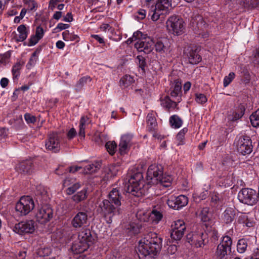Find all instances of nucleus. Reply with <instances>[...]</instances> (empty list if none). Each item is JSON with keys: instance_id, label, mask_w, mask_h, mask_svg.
Segmentation results:
<instances>
[{"instance_id": "nucleus-1", "label": "nucleus", "mask_w": 259, "mask_h": 259, "mask_svg": "<svg viewBox=\"0 0 259 259\" xmlns=\"http://www.w3.org/2000/svg\"><path fill=\"white\" fill-rule=\"evenodd\" d=\"M120 190V188H113L108 195V199L103 200L99 204L102 213L109 224L112 222L115 215L120 213L119 206L123 200Z\"/></svg>"}, {"instance_id": "nucleus-2", "label": "nucleus", "mask_w": 259, "mask_h": 259, "mask_svg": "<svg viewBox=\"0 0 259 259\" xmlns=\"http://www.w3.org/2000/svg\"><path fill=\"white\" fill-rule=\"evenodd\" d=\"M161 247V238L156 233L149 232L140 241L139 257L140 259H154Z\"/></svg>"}, {"instance_id": "nucleus-3", "label": "nucleus", "mask_w": 259, "mask_h": 259, "mask_svg": "<svg viewBox=\"0 0 259 259\" xmlns=\"http://www.w3.org/2000/svg\"><path fill=\"white\" fill-rule=\"evenodd\" d=\"M147 180L149 185H159L163 187L171 185L172 178L170 176L163 175V168L161 165H151L147 170Z\"/></svg>"}, {"instance_id": "nucleus-4", "label": "nucleus", "mask_w": 259, "mask_h": 259, "mask_svg": "<svg viewBox=\"0 0 259 259\" xmlns=\"http://www.w3.org/2000/svg\"><path fill=\"white\" fill-rule=\"evenodd\" d=\"M144 186L143 175L141 172H139L131 176L127 183L125 184V189L127 193L139 197L144 193Z\"/></svg>"}, {"instance_id": "nucleus-5", "label": "nucleus", "mask_w": 259, "mask_h": 259, "mask_svg": "<svg viewBox=\"0 0 259 259\" xmlns=\"http://www.w3.org/2000/svg\"><path fill=\"white\" fill-rule=\"evenodd\" d=\"M171 9V3L169 0H158L154 6H152L150 13H152L151 19L156 21L159 19L164 18Z\"/></svg>"}, {"instance_id": "nucleus-6", "label": "nucleus", "mask_w": 259, "mask_h": 259, "mask_svg": "<svg viewBox=\"0 0 259 259\" xmlns=\"http://www.w3.org/2000/svg\"><path fill=\"white\" fill-rule=\"evenodd\" d=\"M166 26L169 31L177 35L184 33L185 28L183 19L176 15L171 16L166 21Z\"/></svg>"}, {"instance_id": "nucleus-7", "label": "nucleus", "mask_w": 259, "mask_h": 259, "mask_svg": "<svg viewBox=\"0 0 259 259\" xmlns=\"http://www.w3.org/2000/svg\"><path fill=\"white\" fill-rule=\"evenodd\" d=\"M34 207V203L32 198L29 196L22 197L19 201L17 203L15 209L20 212L21 215H25L29 213Z\"/></svg>"}, {"instance_id": "nucleus-8", "label": "nucleus", "mask_w": 259, "mask_h": 259, "mask_svg": "<svg viewBox=\"0 0 259 259\" xmlns=\"http://www.w3.org/2000/svg\"><path fill=\"white\" fill-rule=\"evenodd\" d=\"M238 198L240 202L249 205L257 203L256 191L250 188H243L238 193Z\"/></svg>"}, {"instance_id": "nucleus-9", "label": "nucleus", "mask_w": 259, "mask_h": 259, "mask_svg": "<svg viewBox=\"0 0 259 259\" xmlns=\"http://www.w3.org/2000/svg\"><path fill=\"white\" fill-rule=\"evenodd\" d=\"M236 147L237 151L242 155L250 154L253 148L251 139L247 136L240 137L237 142Z\"/></svg>"}, {"instance_id": "nucleus-10", "label": "nucleus", "mask_w": 259, "mask_h": 259, "mask_svg": "<svg viewBox=\"0 0 259 259\" xmlns=\"http://www.w3.org/2000/svg\"><path fill=\"white\" fill-rule=\"evenodd\" d=\"M35 223L33 220L22 221L15 225L14 231L20 235L31 234L35 230Z\"/></svg>"}, {"instance_id": "nucleus-11", "label": "nucleus", "mask_w": 259, "mask_h": 259, "mask_svg": "<svg viewBox=\"0 0 259 259\" xmlns=\"http://www.w3.org/2000/svg\"><path fill=\"white\" fill-rule=\"evenodd\" d=\"M36 214L37 221L41 224H45L53 218V211L50 206L46 204H42Z\"/></svg>"}, {"instance_id": "nucleus-12", "label": "nucleus", "mask_w": 259, "mask_h": 259, "mask_svg": "<svg viewBox=\"0 0 259 259\" xmlns=\"http://www.w3.org/2000/svg\"><path fill=\"white\" fill-rule=\"evenodd\" d=\"M71 224L76 230L84 229L88 226V217L85 212H77L71 220Z\"/></svg>"}, {"instance_id": "nucleus-13", "label": "nucleus", "mask_w": 259, "mask_h": 259, "mask_svg": "<svg viewBox=\"0 0 259 259\" xmlns=\"http://www.w3.org/2000/svg\"><path fill=\"white\" fill-rule=\"evenodd\" d=\"M46 149L54 152H57L60 149V139L57 133H50L46 142Z\"/></svg>"}, {"instance_id": "nucleus-14", "label": "nucleus", "mask_w": 259, "mask_h": 259, "mask_svg": "<svg viewBox=\"0 0 259 259\" xmlns=\"http://www.w3.org/2000/svg\"><path fill=\"white\" fill-rule=\"evenodd\" d=\"M154 42L152 39L149 37L144 38L143 39L138 40L135 44V47L139 52H143L145 54H149L152 52L154 48Z\"/></svg>"}, {"instance_id": "nucleus-15", "label": "nucleus", "mask_w": 259, "mask_h": 259, "mask_svg": "<svg viewBox=\"0 0 259 259\" xmlns=\"http://www.w3.org/2000/svg\"><path fill=\"white\" fill-rule=\"evenodd\" d=\"M134 135L127 133L121 136L119 143V152L120 154H125L130 150L133 144Z\"/></svg>"}, {"instance_id": "nucleus-16", "label": "nucleus", "mask_w": 259, "mask_h": 259, "mask_svg": "<svg viewBox=\"0 0 259 259\" xmlns=\"http://www.w3.org/2000/svg\"><path fill=\"white\" fill-rule=\"evenodd\" d=\"M170 96L173 100L179 103L182 100V91L181 82L178 80L175 81L174 84L170 89Z\"/></svg>"}, {"instance_id": "nucleus-17", "label": "nucleus", "mask_w": 259, "mask_h": 259, "mask_svg": "<svg viewBox=\"0 0 259 259\" xmlns=\"http://www.w3.org/2000/svg\"><path fill=\"white\" fill-rule=\"evenodd\" d=\"M36 201L40 203V205L47 204L49 197L48 192L44 186L42 185L37 186L35 190Z\"/></svg>"}, {"instance_id": "nucleus-18", "label": "nucleus", "mask_w": 259, "mask_h": 259, "mask_svg": "<svg viewBox=\"0 0 259 259\" xmlns=\"http://www.w3.org/2000/svg\"><path fill=\"white\" fill-rule=\"evenodd\" d=\"M190 24L194 29L202 30L205 27L206 23L202 16L194 13L191 17Z\"/></svg>"}, {"instance_id": "nucleus-19", "label": "nucleus", "mask_w": 259, "mask_h": 259, "mask_svg": "<svg viewBox=\"0 0 259 259\" xmlns=\"http://www.w3.org/2000/svg\"><path fill=\"white\" fill-rule=\"evenodd\" d=\"M16 169L20 173L30 174L33 170V162L30 160L21 161L16 166Z\"/></svg>"}, {"instance_id": "nucleus-20", "label": "nucleus", "mask_w": 259, "mask_h": 259, "mask_svg": "<svg viewBox=\"0 0 259 259\" xmlns=\"http://www.w3.org/2000/svg\"><path fill=\"white\" fill-rule=\"evenodd\" d=\"M64 187H67L66 193L68 195H72L80 188L81 184L79 182H76L75 180L71 178H66L63 183Z\"/></svg>"}, {"instance_id": "nucleus-21", "label": "nucleus", "mask_w": 259, "mask_h": 259, "mask_svg": "<svg viewBox=\"0 0 259 259\" xmlns=\"http://www.w3.org/2000/svg\"><path fill=\"white\" fill-rule=\"evenodd\" d=\"M82 231L79 233L78 240L83 242L88 243L89 246L93 244L94 237L92 236V232L89 229H82Z\"/></svg>"}, {"instance_id": "nucleus-22", "label": "nucleus", "mask_w": 259, "mask_h": 259, "mask_svg": "<svg viewBox=\"0 0 259 259\" xmlns=\"http://www.w3.org/2000/svg\"><path fill=\"white\" fill-rule=\"evenodd\" d=\"M236 217V210L232 207H228L222 215V220L226 224L232 223Z\"/></svg>"}, {"instance_id": "nucleus-23", "label": "nucleus", "mask_w": 259, "mask_h": 259, "mask_svg": "<svg viewBox=\"0 0 259 259\" xmlns=\"http://www.w3.org/2000/svg\"><path fill=\"white\" fill-rule=\"evenodd\" d=\"M89 247L88 243L78 240L73 243L71 249L74 254H79L87 250Z\"/></svg>"}, {"instance_id": "nucleus-24", "label": "nucleus", "mask_w": 259, "mask_h": 259, "mask_svg": "<svg viewBox=\"0 0 259 259\" xmlns=\"http://www.w3.org/2000/svg\"><path fill=\"white\" fill-rule=\"evenodd\" d=\"M163 217L161 209L154 207L149 215V220L154 224H157Z\"/></svg>"}, {"instance_id": "nucleus-25", "label": "nucleus", "mask_w": 259, "mask_h": 259, "mask_svg": "<svg viewBox=\"0 0 259 259\" xmlns=\"http://www.w3.org/2000/svg\"><path fill=\"white\" fill-rule=\"evenodd\" d=\"M17 31L19 34L15 38L16 41L17 42H20L25 40L28 34V30L26 26L24 24L20 25L17 28Z\"/></svg>"}, {"instance_id": "nucleus-26", "label": "nucleus", "mask_w": 259, "mask_h": 259, "mask_svg": "<svg viewBox=\"0 0 259 259\" xmlns=\"http://www.w3.org/2000/svg\"><path fill=\"white\" fill-rule=\"evenodd\" d=\"M101 166V163L100 161L89 164L83 168V172L85 174H91L97 171Z\"/></svg>"}, {"instance_id": "nucleus-27", "label": "nucleus", "mask_w": 259, "mask_h": 259, "mask_svg": "<svg viewBox=\"0 0 259 259\" xmlns=\"http://www.w3.org/2000/svg\"><path fill=\"white\" fill-rule=\"evenodd\" d=\"M154 46L156 52L160 54L165 53L168 50L169 46L166 40H165V42L161 40H157Z\"/></svg>"}, {"instance_id": "nucleus-28", "label": "nucleus", "mask_w": 259, "mask_h": 259, "mask_svg": "<svg viewBox=\"0 0 259 259\" xmlns=\"http://www.w3.org/2000/svg\"><path fill=\"white\" fill-rule=\"evenodd\" d=\"M177 102L175 100L172 101L169 96H165L164 99H161V105L168 110L170 109H174L177 106Z\"/></svg>"}, {"instance_id": "nucleus-29", "label": "nucleus", "mask_w": 259, "mask_h": 259, "mask_svg": "<svg viewBox=\"0 0 259 259\" xmlns=\"http://www.w3.org/2000/svg\"><path fill=\"white\" fill-rule=\"evenodd\" d=\"M228 251H231L230 249L224 248L221 245H218L217 251L215 255L217 259H227Z\"/></svg>"}, {"instance_id": "nucleus-30", "label": "nucleus", "mask_w": 259, "mask_h": 259, "mask_svg": "<svg viewBox=\"0 0 259 259\" xmlns=\"http://www.w3.org/2000/svg\"><path fill=\"white\" fill-rule=\"evenodd\" d=\"M188 56L189 63L192 64H197L201 60V57L198 54L196 50L190 51Z\"/></svg>"}, {"instance_id": "nucleus-31", "label": "nucleus", "mask_w": 259, "mask_h": 259, "mask_svg": "<svg viewBox=\"0 0 259 259\" xmlns=\"http://www.w3.org/2000/svg\"><path fill=\"white\" fill-rule=\"evenodd\" d=\"M91 78L89 76H85L80 78L74 85L75 90L76 92L80 91L84 85L88 82H91Z\"/></svg>"}, {"instance_id": "nucleus-32", "label": "nucleus", "mask_w": 259, "mask_h": 259, "mask_svg": "<svg viewBox=\"0 0 259 259\" xmlns=\"http://www.w3.org/2000/svg\"><path fill=\"white\" fill-rule=\"evenodd\" d=\"M87 190L83 189L80 191L77 192L76 194L72 196V200L75 203H78L79 202L84 200L87 197Z\"/></svg>"}, {"instance_id": "nucleus-33", "label": "nucleus", "mask_w": 259, "mask_h": 259, "mask_svg": "<svg viewBox=\"0 0 259 259\" xmlns=\"http://www.w3.org/2000/svg\"><path fill=\"white\" fill-rule=\"evenodd\" d=\"M141 228V224L135 222H132L128 225L127 230H128V233H130V235H135L138 234L140 232Z\"/></svg>"}, {"instance_id": "nucleus-34", "label": "nucleus", "mask_w": 259, "mask_h": 259, "mask_svg": "<svg viewBox=\"0 0 259 259\" xmlns=\"http://www.w3.org/2000/svg\"><path fill=\"white\" fill-rule=\"evenodd\" d=\"M169 123L172 127L178 128L182 126L183 121L179 116L174 115L170 117Z\"/></svg>"}, {"instance_id": "nucleus-35", "label": "nucleus", "mask_w": 259, "mask_h": 259, "mask_svg": "<svg viewBox=\"0 0 259 259\" xmlns=\"http://www.w3.org/2000/svg\"><path fill=\"white\" fill-rule=\"evenodd\" d=\"M134 82V79L132 76L129 75L123 76L120 80V85L121 87L127 88Z\"/></svg>"}, {"instance_id": "nucleus-36", "label": "nucleus", "mask_w": 259, "mask_h": 259, "mask_svg": "<svg viewBox=\"0 0 259 259\" xmlns=\"http://www.w3.org/2000/svg\"><path fill=\"white\" fill-rule=\"evenodd\" d=\"M207 238V234L203 232L198 233V237L195 239V242L194 243L198 247H201L205 244V240Z\"/></svg>"}, {"instance_id": "nucleus-37", "label": "nucleus", "mask_w": 259, "mask_h": 259, "mask_svg": "<svg viewBox=\"0 0 259 259\" xmlns=\"http://www.w3.org/2000/svg\"><path fill=\"white\" fill-rule=\"evenodd\" d=\"M105 147L109 153L113 155L116 151L117 144L114 141H108L106 143Z\"/></svg>"}, {"instance_id": "nucleus-38", "label": "nucleus", "mask_w": 259, "mask_h": 259, "mask_svg": "<svg viewBox=\"0 0 259 259\" xmlns=\"http://www.w3.org/2000/svg\"><path fill=\"white\" fill-rule=\"evenodd\" d=\"M250 120L253 127L259 126V108L250 115Z\"/></svg>"}, {"instance_id": "nucleus-39", "label": "nucleus", "mask_w": 259, "mask_h": 259, "mask_svg": "<svg viewBox=\"0 0 259 259\" xmlns=\"http://www.w3.org/2000/svg\"><path fill=\"white\" fill-rule=\"evenodd\" d=\"M183 229L180 228V230H175L173 229H170V236L171 238L174 239L175 240H180L181 238L183 237L184 232L182 231Z\"/></svg>"}, {"instance_id": "nucleus-40", "label": "nucleus", "mask_w": 259, "mask_h": 259, "mask_svg": "<svg viewBox=\"0 0 259 259\" xmlns=\"http://www.w3.org/2000/svg\"><path fill=\"white\" fill-rule=\"evenodd\" d=\"M183 229L182 231H185L186 230V226L185 223L182 220H178L174 222L171 225V229L175 230H180Z\"/></svg>"}, {"instance_id": "nucleus-41", "label": "nucleus", "mask_w": 259, "mask_h": 259, "mask_svg": "<svg viewBox=\"0 0 259 259\" xmlns=\"http://www.w3.org/2000/svg\"><path fill=\"white\" fill-rule=\"evenodd\" d=\"M63 38L65 41H78V36L77 35L70 33L68 30H65L62 33Z\"/></svg>"}, {"instance_id": "nucleus-42", "label": "nucleus", "mask_w": 259, "mask_h": 259, "mask_svg": "<svg viewBox=\"0 0 259 259\" xmlns=\"http://www.w3.org/2000/svg\"><path fill=\"white\" fill-rule=\"evenodd\" d=\"M247 246V241L244 239L238 240L237 245V249L238 252L242 253L245 251Z\"/></svg>"}, {"instance_id": "nucleus-43", "label": "nucleus", "mask_w": 259, "mask_h": 259, "mask_svg": "<svg viewBox=\"0 0 259 259\" xmlns=\"http://www.w3.org/2000/svg\"><path fill=\"white\" fill-rule=\"evenodd\" d=\"M178 209L186 206L188 203V197L184 195H181L177 197Z\"/></svg>"}, {"instance_id": "nucleus-44", "label": "nucleus", "mask_w": 259, "mask_h": 259, "mask_svg": "<svg viewBox=\"0 0 259 259\" xmlns=\"http://www.w3.org/2000/svg\"><path fill=\"white\" fill-rule=\"evenodd\" d=\"M24 4L28 12L35 11L38 7L37 3L34 0H25Z\"/></svg>"}, {"instance_id": "nucleus-45", "label": "nucleus", "mask_w": 259, "mask_h": 259, "mask_svg": "<svg viewBox=\"0 0 259 259\" xmlns=\"http://www.w3.org/2000/svg\"><path fill=\"white\" fill-rule=\"evenodd\" d=\"M232 244V241L230 237L229 236H225L222 238L221 242L219 245L224 246V248H228L231 250V245Z\"/></svg>"}, {"instance_id": "nucleus-46", "label": "nucleus", "mask_w": 259, "mask_h": 259, "mask_svg": "<svg viewBox=\"0 0 259 259\" xmlns=\"http://www.w3.org/2000/svg\"><path fill=\"white\" fill-rule=\"evenodd\" d=\"M199 217L202 221L205 222L209 220V208L204 207L201 209L199 214Z\"/></svg>"}, {"instance_id": "nucleus-47", "label": "nucleus", "mask_w": 259, "mask_h": 259, "mask_svg": "<svg viewBox=\"0 0 259 259\" xmlns=\"http://www.w3.org/2000/svg\"><path fill=\"white\" fill-rule=\"evenodd\" d=\"M177 199L176 196H170L167 200L166 203L170 208L178 209Z\"/></svg>"}, {"instance_id": "nucleus-48", "label": "nucleus", "mask_w": 259, "mask_h": 259, "mask_svg": "<svg viewBox=\"0 0 259 259\" xmlns=\"http://www.w3.org/2000/svg\"><path fill=\"white\" fill-rule=\"evenodd\" d=\"M22 68V65L20 62L17 63L13 66L12 68V73L14 80L17 79L20 74V70Z\"/></svg>"}, {"instance_id": "nucleus-49", "label": "nucleus", "mask_w": 259, "mask_h": 259, "mask_svg": "<svg viewBox=\"0 0 259 259\" xmlns=\"http://www.w3.org/2000/svg\"><path fill=\"white\" fill-rule=\"evenodd\" d=\"M195 101L198 104H203L207 101V99L203 94L196 93L195 94Z\"/></svg>"}, {"instance_id": "nucleus-50", "label": "nucleus", "mask_w": 259, "mask_h": 259, "mask_svg": "<svg viewBox=\"0 0 259 259\" xmlns=\"http://www.w3.org/2000/svg\"><path fill=\"white\" fill-rule=\"evenodd\" d=\"M235 76V74L234 72H230L228 76H226L224 78V86L227 87L232 81Z\"/></svg>"}, {"instance_id": "nucleus-51", "label": "nucleus", "mask_w": 259, "mask_h": 259, "mask_svg": "<svg viewBox=\"0 0 259 259\" xmlns=\"http://www.w3.org/2000/svg\"><path fill=\"white\" fill-rule=\"evenodd\" d=\"M137 60L138 61V65L139 67L143 71H145V67L146 66V62L145 58L142 56H138L137 57Z\"/></svg>"}, {"instance_id": "nucleus-52", "label": "nucleus", "mask_w": 259, "mask_h": 259, "mask_svg": "<svg viewBox=\"0 0 259 259\" xmlns=\"http://www.w3.org/2000/svg\"><path fill=\"white\" fill-rule=\"evenodd\" d=\"M245 111V106L243 105H240L236 110V112H239L238 116H235V118H233L232 120L235 121L240 118L244 115Z\"/></svg>"}, {"instance_id": "nucleus-53", "label": "nucleus", "mask_w": 259, "mask_h": 259, "mask_svg": "<svg viewBox=\"0 0 259 259\" xmlns=\"http://www.w3.org/2000/svg\"><path fill=\"white\" fill-rule=\"evenodd\" d=\"M147 121L150 130H152L156 125V119L152 114H148L147 117Z\"/></svg>"}, {"instance_id": "nucleus-54", "label": "nucleus", "mask_w": 259, "mask_h": 259, "mask_svg": "<svg viewBox=\"0 0 259 259\" xmlns=\"http://www.w3.org/2000/svg\"><path fill=\"white\" fill-rule=\"evenodd\" d=\"M120 166L117 164L111 165L109 168V170L111 173V175L113 176H116L118 174V172L120 171Z\"/></svg>"}, {"instance_id": "nucleus-55", "label": "nucleus", "mask_w": 259, "mask_h": 259, "mask_svg": "<svg viewBox=\"0 0 259 259\" xmlns=\"http://www.w3.org/2000/svg\"><path fill=\"white\" fill-rule=\"evenodd\" d=\"M24 119L26 121L27 123H34L36 121L35 116L31 115L30 113H26L24 115Z\"/></svg>"}, {"instance_id": "nucleus-56", "label": "nucleus", "mask_w": 259, "mask_h": 259, "mask_svg": "<svg viewBox=\"0 0 259 259\" xmlns=\"http://www.w3.org/2000/svg\"><path fill=\"white\" fill-rule=\"evenodd\" d=\"M10 57L11 52L10 51H8L4 54L0 55V63L2 64H6L8 61Z\"/></svg>"}, {"instance_id": "nucleus-57", "label": "nucleus", "mask_w": 259, "mask_h": 259, "mask_svg": "<svg viewBox=\"0 0 259 259\" xmlns=\"http://www.w3.org/2000/svg\"><path fill=\"white\" fill-rule=\"evenodd\" d=\"M40 39V38H38V37L35 35H32L30 36V38L29 39V42L28 44V46H34L36 45Z\"/></svg>"}, {"instance_id": "nucleus-58", "label": "nucleus", "mask_w": 259, "mask_h": 259, "mask_svg": "<svg viewBox=\"0 0 259 259\" xmlns=\"http://www.w3.org/2000/svg\"><path fill=\"white\" fill-rule=\"evenodd\" d=\"M198 237V233H191L187 235V239L189 243H194L195 242V239Z\"/></svg>"}, {"instance_id": "nucleus-59", "label": "nucleus", "mask_w": 259, "mask_h": 259, "mask_svg": "<svg viewBox=\"0 0 259 259\" xmlns=\"http://www.w3.org/2000/svg\"><path fill=\"white\" fill-rule=\"evenodd\" d=\"M145 35L143 34L141 31H137L133 33V37L136 40H140L145 38Z\"/></svg>"}, {"instance_id": "nucleus-60", "label": "nucleus", "mask_w": 259, "mask_h": 259, "mask_svg": "<svg viewBox=\"0 0 259 259\" xmlns=\"http://www.w3.org/2000/svg\"><path fill=\"white\" fill-rule=\"evenodd\" d=\"M220 201V199L219 198L218 194H215L212 195L211 198V203L213 206H215L216 205H217Z\"/></svg>"}, {"instance_id": "nucleus-61", "label": "nucleus", "mask_w": 259, "mask_h": 259, "mask_svg": "<svg viewBox=\"0 0 259 259\" xmlns=\"http://www.w3.org/2000/svg\"><path fill=\"white\" fill-rule=\"evenodd\" d=\"M63 207L67 211H69L74 208V205L69 201H66L64 203Z\"/></svg>"}, {"instance_id": "nucleus-62", "label": "nucleus", "mask_w": 259, "mask_h": 259, "mask_svg": "<svg viewBox=\"0 0 259 259\" xmlns=\"http://www.w3.org/2000/svg\"><path fill=\"white\" fill-rule=\"evenodd\" d=\"M90 123V120L87 116H83L80 120L79 126L82 128V125H88Z\"/></svg>"}, {"instance_id": "nucleus-63", "label": "nucleus", "mask_w": 259, "mask_h": 259, "mask_svg": "<svg viewBox=\"0 0 259 259\" xmlns=\"http://www.w3.org/2000/svg\"><path fill=\"white\" fill-rule=\"evenodd\" d=\"M44 34V31L43 29L40 26L37 27L35 35L37 36L38 37V38L41 39L43 37Z\"/></svg>"}, {"instance_id": "nucleus-64", "label": "nucleus", "mask_w": 259, "mask_h": 259, "mask_svg": "<svg viewBox=\"0 0 259 259\" xmlns=\"http://www.w3.org/2000/svg\"><path fill=\"white\" fill-rule=\"evenodd\" d=\"M251 259H259V248H256L254 249Z\"/></svg>"}]
</instances>
